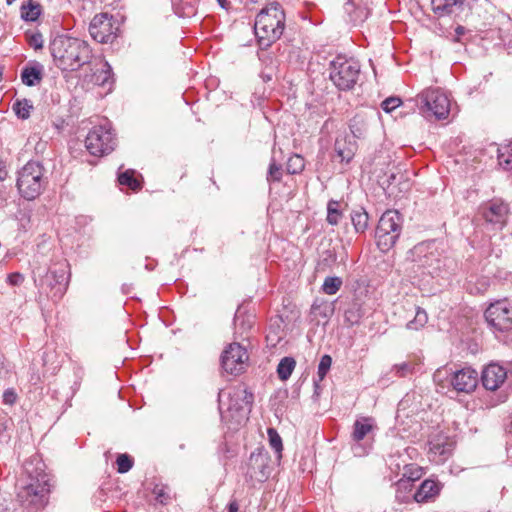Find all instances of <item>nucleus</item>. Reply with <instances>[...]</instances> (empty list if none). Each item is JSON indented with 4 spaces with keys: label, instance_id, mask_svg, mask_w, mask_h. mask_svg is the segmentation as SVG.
<instances>
[{
    "label": "nucleus",
    "instance_id": "f257e3e1",
    "mask_svg": "<svg viewBox=\"0 0 512 512\" xmlns=\"http://www.w3.org/2000/svg\"><path fill=\"white\" fill-rule=\"evenodd\" d=\"M44 468L45 464L37 456L24 463L30 481L19 489L17 500L22 507L31 511L41 510L48 504L51 485Z\"/></svg>",
    "mask_w": 512,
    "mask_h": 512
},
{
    "label": "nucleus",
    "instance_id": "f03ea898",
    "mask_svg": "<svg viewBox=\"0 0 512 512\" xmlns=\"http://www.w3.org/2000/svg\"><path fill=\"white\" fill-rule=\"evenodd\" d=\"M51 54L62 70L75 71L90 62L89 45L78 38L57 36L50 44Z\"/></svg>",
    "mask_w": 512,
    "mask_h": 512
},
{
    "label": "nucleus",
    "instance_id": "7ed1b4c3",
    "mask_svg": "<svg viewBox=\"0 0 512 512\" xmlns=\"http://www.w3.org/2000/svg\"><path fill=\"white\" fill-rule=\"evenodd\" d=\"M285 28V13L279 3L273 2L262 9L256 16L254 30L258 42L263 47H269L283 34Z\"/></svg>",
    "mask_w": 512,
    "mask_h": 512
},
{
    "label": "nucleus",
    "instance_id": "20e7f679",
    "mask_svg": "<svg viewBox=\"0 0 512 512\" xmlns=\"http://www.w3.org/2000/svg\"><path fill=\"white\" fill-rule=\"evenodd\" d=\"M410 255L413 271L422 275L440 276L446 266V259L434 242L417 244L411 249Z\"/></svg>",
    "mask_w": 512,
    "mask_h": 512
},
{
    "label": "nucleus",
    "instance_id": "39448f33",
    "mask_svg": "<svg viewBox=\"0 0 512 512\" xmlns=\"http://www.w3.org/2000/svg\"><path fill=\"white\" fill-rule=\"evenodd\" d=\"M403 227V217L397 210L385 211L379 219L375 238L382 252L389 251L397 242Z\"/></svg>",
    "mask_w": 512,
    "mask_h": 512
},
{
    "label": "nucleus",
    "instance_id": "423d86ee",
    "mask_svg": "<svg viewBox=\"0 0 512 512\" xmlns=\"http://www.w3.org/2000/svg\"><path fill=\"white\" fill-rule=\"evenodd\" d=\"M329 76L338 89L350 90L360 76V64L353 58L338 55L330 62Z\"/></svg>",
    "mask_w": 512,
    "mask_h": 512
},
{
    "label": "nucleus",
    "instance_id": "0eeeda50",
    "mask_svg": "<svg viewBox=\"0 0 512 512\" xmlns=\"http://www.w3.org/2000/svg\"><path fill=\"white\" fill-rule=\"evenodd\" d=\"M420 113L427 119H446L450 112V100L439 88H429L417 96Z\"/></svg>",
    "mask_w": 512,
    "mask_h": 512
},
{
    "label": "nucleus",
    "instance_id": "6e6552de",
    "mask_svg": "<svg viewBox=\"0 0 512 512\" xmlns=\"http://www.w3.org/2000/svg\"><path fill=\"white\" fill-rule=\"evenodd\" d=\"M89 153L96 157H103L111 153L116 147V138L111 123L104 120L95 125L88 133L85 140Z\"/></svg>",
    "mask_w": 512,
    "mask_h": 512
},
{
    "label": "nucleus",
    "instance_id": "1a4fd4ad",
    "mask_svg": "<svg viewBox=\"0 0 512 512\" xmlns=\"http://www.w3.org/2000/svg\"><path fill=\"white\" fill-rule=\"evenodd\" d=\"M43 167L41 162H26L18 174L17 187L27 200L37 198L42 190Z\"/></svg>",
    "mask_w": 512,
    "mask_h": 512
},
{
    "label": "nucleus",
    "instance_id": "9d476101",
    "mask_svg": "<svg viewBox=\"0 0 512 512\" xmlns=\"http://www.w3.org/2000/svg\"><path fill=\"white\" fill-rule=\"evenodd\" d=\"M488 325L498 332L512 330V301L501 299L491 303L484 313Z\"/></svg>",
    "mask_w": 512,
    "mask_h": 512
},
{
    "label": "nucleus",
    "instance_id": "9b49d317",
    "mask_svg": "<svg viewBox=\"0 0 512 512\" xmlns=\"http://www.w3.org/2000/svg\"><path fill=\"white\" fill-rule=\"evenodd\" d=\"M376 430L377 424L373 417L360 416L355 420L351 433V440L354 442L352 451L355 456L361 457L367 454V449L360 442L372 438Z\"/></svg>",
    "mask_w": 512,
    "mask_h": 512
},
{
    "label": "nucleus",
    "instance_id": "f8f14e48",
    "mask_svg": "<svg viewBox=\"0 0 512 512\" xmlns=\"http://www.w3.org/2000/svg\"><path fill=\"white\" fill-rule=\"evenodd\" d=\"M247 360V351L239 343H231L221 355L222 368L229 374L237 375L241 373Z\"/></svg>",
    "mask_w": 512,
    "mask_h": 512
},
{
    "label": "nucleus",
    "instance_id": "ddd939ff",
    "mask_svg": "<svg viewBox=\"0 0 512 512\" xmlns=\"http://www.w3.org/2000/svg\"><path fill=\"white\" fill-rule=\"evenodd\" d=\"M253 401V394L248 392L246 388L234 387L228 393V406L227 411L237 417V422H240L247 417L250 411V406Z\"/></svg>",
    "mask_w": 512,
    "mask_h": 512
},
{
    "label": "nucleus",
    "instance_id": "4468645a",
    "mask_svg": "<svg viewBox=\"0 0 512 512\" xmlns=\"http://www.w3.org/2000/svg\"><path fill=\"white\" fill-rule=\"evenodd\" d=\"M271 472V460L267 452L258 449L250 454L246 474L251 480L264 482L269 478Z\"/></svg>",
    "mask_w": 512,
    "mask_h": 512
},
{
    "label": "nucleus",
    "instance_id": "2eb2a0df",
    "mask_svg": "<svg viewBox=\"0 0 512 512\" xmlns=\"http://www.w3.org/2000/svg\"><path fill=\"white\" fill-rule=\"evenodd\" d=\"M117 27L112 17L107 13H100L93 17L89 25L92 38L99 43H111L116 36Z\"/></svg>",
    "mask_w": 512,
    "mask_h": 512
},
{
    "label": "nucleus",
    "instance_id": "dca6fc26",
    "mask_svg": "<svg viewBox=\"0 0 512 512\" xmlns=\"http://www.w3.org/2000/svg\"><path fill=\"white\" fill-rule=\"evenodd\" d=\"M480 213L487 223L503 229L507 223L509 207L500 199H493L480 207Z\"/></svg>",
    "mask_w": 512,
    "mask_h": 512
},
{
    "label": "nucleus",
    "instance_id": "f3484780",
    "mask_svg": "<svg viewBox=\"0 0 512 512\" xmlns=\"http://www.w3.org/2000/svg\"><path fill=\"white\" fill-rule=\"evenodd\" d=\"M454 442L449 437L439 434L429 441V459L436 463H444L452 454Z\"/></svg>",
    "mask_w": 512,
    "mask_h": 512
},
{
    "label": "nucleus",
    "instance_id": "a211bd4d",
    "mask_svg": "<svg viewBox=\"0 0 512 512\" xmlns=\"http://www.w3.org/2000/svg\"><path fill=\"white\" fill-rule=\"evenodd\" d=\"M68 276L65 270H51L39 279V286L42 289L50 288L53 297L61 298L67 290Z\"/></svg>",
    "mask_w": 512,
    "mask_h": 512
},
{
    "label": "nucleus",
    "instance_id": "6ab92c4d",
    "mask_svg": "<svg viewBox=\"0 0 512 512\" xmlns=\"http://www.w3.org/2000/svg\"><path fill=\"white\" fill-rule=\"evenodd\" d=\"M477 383L478 373L470 367L455 371L451 378V385L457 392L470 393L477 387Z\"/></svg>",
    "mask_w": 512,
    "mask_h": 512
},
{
    "label": "nucleus",
    "instance_id": "aec40b11",
    "mask_svg": "<svg viewBox=\"0 0 512 512\" xmlns=\"http://www.w3.org/2000/svg\"><path fill=\"white\" fill-rule=\"evenodd\" d=\"M507 369L498 364H489L482 372V384L487 390L498 389L507 377Z\"/></svg>",
    "mask_w": 512,
    "mask_h": 512
},
{
    "label": "nucleus",
    "instance_id": "412c9836",
    "mask_svg": "<svg viewBox=\"0 0 512 512\" xmlns=\"http://www.w3.org/2000/svg\"><path fill=\"white\" fill-rule=\"evenodd\" d=\"M471 0H431V9L438 17L454 13L462 6H469Z\"/></svg>",
    "mask_w": 512,
    "mask_h": 512
},
{
    "label": "nucleus",
    "instance_id": "4be33fe9",
    "mask_svg": "<svg viewBox=\"0 0 512 512\" xmlns=\"http://www.w3.org/2000/svg\"><path fill=\"white\" fill-rule=\"evenodd\" d=\"M440 492V484L434 480L427 479L421 483L414 494V500L418 503L428 502L435 498Z\"/></svg>",
    "mask_w": 512,
    "mask_h": 512
},
{
    "label": "nucleus",
    "instance_id": "5701e85b",
    "mask_svg": "<svg viewBox=\"0 0 512 512\" xmlns=\"http://www.w3.org/2000/svg\"><path fill=\"white\" fill-rule=\"evenodd\" d=\"M334 313V305L327 300L316 299L311 306L310 314L313 320H325L327 322Z\"/></svg>",
    "mask_w": 512,
    "mask_h": 512
},
{
    "label": "nucleus",
    "instance_id": "b1692460",
    "mask_svg": "<svg viewBox=\"0 0 512 512\" xmlns=\"http://www.w3.org/2000/svg\"><path fill=\"white\" fill-rule=\"evenodd\" d=\"M356 149V142L348 139L347 136L338 137L335 141V152L341 160H352Z\"/></svg>",
    "mask_w": 512,
    "mask_h": 512
},
{
    "label": "nucleus",
    "instance_id": "393cba45",
    "mask_svg": "<svg viewBox=\"0 0 512 512\" xmlns=\"http://www.w3.org/2000/svg\"><path fill=\"white\" fill-rule=\"evenodd\" d=\"M198 0H172V7L179 17H192L197 12Z\"/></svg>",
    "mask_w": 512,
    "mask_h": 512
},
{
    "label": "nucleus",
    "instance_id": "a878e982",
    "mask_svg": "<svg viewBox=\"0 0 512 512\" xmlns=\"http://www.w3.org/2000/svg\"><path fill=\"white\" fill-rule=\"evenodd\" d=\"M111 66L108 62H100L99 67L96 68L94 73L91 75V82L98 86H106L110 83L111 79Z\"/></svg>",
    "mask_w": 512,
    "mask_h": 512
},
{
    "label": "nucleus",
    "instance_id": "bb28decb",
    "mask_svg": "<svg viewBox=\"0 0 512 512\" xmlns=\"http://www.w3.org/2000/svg\"><path fill=\"white\" fill-rule=\"evenodd\" d=\"M349 128L353 138L361 139L368 134L369 124L365 117L356 115L351 119Z\"/></svg>",
    "mask_w": 512,
    "mask_h": 512
},
{
    "label": "nucleus",
    "instance_id": "cd10ccee",
    "mask_svg": "<svg viewBox=\"0 0 512 512\" xmlns=\"http://www.w3.org/2000/svg\"><path fill=\"white\" fill-rule=\"evenodd\" d=\"M118 182L122 186H127L133 191L141 188V181L135 170H126L119 174Z\"/></svg>",
    "mask_w": 512,
    "mask_h": 512
},
{
    "label": "nucleus",
    "instance_id": "c85d7f7f",
    "mask_svg": "<svg viewBox=\"0 0 512 512\" xmlns=\"http://www.w3.org/2000/svg\"><path fill=\"white\" fill-rule=\"evenodd\" d=\"M351 221L357 233H364L368 228V213L363 208L354 210L351 213Z\"/></svg>",
    "mask_w": 512,
    "mask_h": 512
},
{
    "label": "nucleus",
    "instance_id": "c756f323",
    "mask_svg": "<svg viewBox=\"0 0 512 512\" xmlns=\"http://www.w3.org/2000/svg\"><path fill=\"white\" fill-rule=\"evenodd\" d=\"M40 12V5L33 0H28L21 5V18L25 21H35Z\"/></svg>",
    "mask_w": 512,
    "mask_h": 512
},
{
    "label": "nucleus",
    "instance_id": "7c9ffc66",
    "mask_svg": "<svg viewBox=\"0 0 512 512\" xmlns=\"http://www.w3.org/2000/svg\"><path fill=\"white\" fill-rule=\"evenodd\" d=\"M42 79V71L39 67H25L21 72V80L27 86H35Z\"/></svg>",
    "mask_w": 512,
    "mask_h": 512
},
{
    "label": "nucleus",
    "instance_id": "2f4dec72",
    "mask_svg": "<svg viewBox=\"0 0 512 512\" xmlns=\"http://www.w3.org/2000/svg\"><path fill=\"white\" fill-rule=\"evenodd\" d=\"M296 366V361L292 357H284L280 360L277 367V374L279 379L282 381H286L291 376L294 368Z\"/></svg>",
    "mask_w": 512,
    "mask_h": 512
},
{
    "label": "nucleus",
    "instance_id": "473e14b6",
    "mask_svg": "<svg viewBox=\"0 0 512 512\" xmlns=\"http://www.w3.org/2000/svg\"><path fill=\"white\" fill-rule=\"evenodd\" d=\"M428 321V315L426 311L420 307H415V315L413 320L406 324V328L409 330H419L425 326Z\"/></svg>",
    "mask_w": 512,
    "mask_h": 512
},
{
    "label": "nucleus",
    "instance_id": "72a5a7b5",
    "mask_svg": "<svg viewBox=\"0 0 512 512\" xmlns=\"http://www.w3.org/2000/svg\"><path fill=\"white\" fill-rule=\"evenodd\" d=\"M420 363L415 361H406L393 366V371L398 377H406L418 371Z\"/></svg>",
    "mask_w": 512,
    "mask_h": 512
},
{
    "label": "nucleus",
    "instance_id": "f704fd0d",
    "mask_svg": "<svg viewBox=\"0 0 512 512\" xmlns=\"http://www.w3.org/2000/svg\"><path fill=\"white\" fill-rule=\"evenodd\" d=\"M32 108L31 102L27 99L17 100L13 105L16 115L21 119L29 118Z\"/></svg>",
    "mask_w": 512,
    "mask_h": 512
},
{
    "label": "nucleus",
    "instance_id": "c9c22d12",
    "mask_svg": "<svg viewBox=\"0 0 512 512\" xmlns=\"http://www.w3.org/2000/svg\"><path fill=\"white\" fill-rule=\"evenodd\" d=\"M501 151H503V149H501L500 145L490 143L480 151L478 157H487L490 159L496 158L497 160H501V156H505ZM475 158H477V156Z\"/></svg>",
    "mask_w": 512,
    "mask_h": 512
},
{
    "label": "nucleus",
    "instance_id": "e433bc0d",
    "mask_svg": "<svg viewBox=\"0 0 512 512\" xmlns=\"http://www.w3.org/2000/svg\"><path fill=\"white\" fill-rule=\"evenodd\" d=\"M339 203L331 200L327 205V222L331 225H337L341 218V212L338 209Z\"/></svg>",
    "mask_w": 512,
    "mask_h": 512
},
{
    "label": "nucleus",
    "instance_id": "4c0bfd02",
    "mask_svg": "<svg viewBox=\"0 0 512 512\" xmlns=\"http://www.w3.org/2000/svg\"><path fill=\"white\" fill-rule=\"evenodd\" d=\"M342 280L339 277H327L322 285V290L328 295H334L340 289Z\"/></svg>",
    "mask_w": 512,
    "mask_h": 512
},
{
    "label": "nucleus",
    "instance_id": "58836bf2",
    "mask_svg": "<svg viewBox=\"0 0 512 512\" xmlns=\"http://www.w3.org/2000/svg\"><path fill=\"white\" fill-rule=\"evenodd\" d=\"M268 437L271 448L278 454V458H281V452L283 450L282 439L274 428H268Z\"/></svg>",
    "mask_w": 512,
    "mask_h": 512
},
{
    "label": "nucleus",
    "instance_id": "ea45409f",
    "mask_svg": "<svg viewBox=\"0 0 512 512\" xmlns=\"http://www.w3.org/2000/svg\"><path fill=\"white\" fill-rule=\"evenodd\" d=\"M284 162H271L268 169V181H280L284 172Z\"/></svg>",
    "mask_w": 512,
    "mask_h": 512
},
{
    "label": "nucleus",
    "instance_id": "a19ab883",
    "mask_svg": "<svg viewBox=\"0 0 512 512\" xmlns=\"http://www.w3.org/2000/svg\"><path fill=\"white\" fill-rule=\"evenodd\" d=\"M116 463L117 471L121 474L127 473L133 467V459L127 454H120Z\"/></svg>",
    "mask_w": 512,
    "mask_h": 512
},
{
    "label": "nucleus",
    "instance_id": "79ce46f5",
    "mask_svg": "<svg viewBox=\"0 0 512 512\" xmlns=\"http://www.w3.org/2000/svg\"><path fill=\"white\" fill-rule=\"evenodd\" d=\"M331 364H332L331 356L325 354L321 357L319 365H318V371H317V375H318V378L320 381H322L325 378L326 374L330 370Z\"/></svg>",
    "mask_w": 512,
    "mask_h": 512
},
{
    "label": "nucleus",
    "instance_id": "37998d69",
    "mask_svg": "<svg viewBox=\"0 0 512 512\" xmlns=\"http://www.w3.org/2000/svg\"><path fill=\"white\" fill-rule=\"evenodd\" d=\"M401 103H402V101H401L400 98H398V97H389V98L385 99L381 103V108L385 112L390 113L393 110H395L397 107H399Z\"/></svg>",
    "mask_w": 512,
    "mask_h": 512
},
{
    "label": "nucleus",
    "instance_id": "c03bdc74",
    "mask_svg": "<svg viewBox=\"0 0 512 512\" xmlns=\"http://www.w3.org/2000/svg\"><path fill=\"white\" fill-rule=\"evenodd\" d=\"M305 168L304 162H287L285 171L288 174H298Z\"/></svg>",
    "mask_w": 512,
    "mask_h": 512
},
{
    "label": "nucleus",
    "instance_id": "a18cd8bd",
    "mask_svg": "<svg viewBox=\"0 0 512 512\" xmlns=\"http://www.w3.org/2000/svg\"><path fill=\"white\" fill-rule=\"evenodd\" d=\"M153 493L155 494L156 500L161 504H165L170 498L169 494L165 491L163 487L156 486L154 488Z\"/></svg>",
    "mask_w": 512,
    "mask_h": 512
},
{
    "label": "nucleus",
    "instance_id": "49530a36",
    "mask_svg": "<svg viewBox=\"0 0 512 512\" xmlns=\"http://www.w3.org/2000/svg\"><path fill=\"white\" fill-rule=\"evenodd\" d=\"M17 394L13 389H7L3 393V402L7 405H13L16 402Z\"/></svg>",
    "mask_w": 512,
    "mask_h": 512
},
{
    "label": "nucleus",
    "instance_id": "de8ad7c7",
    "mask_svg": "<svg viewBox=\"0 0 512 512\" xmlns=\"http://www.w3.org/2000/svg\"><path fill=\"white\" fill-rule=\"evenodd\" d=\"M502 154H505V156H501V160H512V142H509L505 145H500Z\"/></svg>",
    "mask_w": 512,
    "mask_h": 512
},
{
    "label": "nucleus",
    "instance_id": "09e8293b",
    "mask_svg": "<svg viewBox=\"0 0 512 512\" xmlns=\"http://www.w3.org/2000/svg\"><path fill=\"white\" fill-rule=\"evenodd\" d=\"M23 279V276L19 273H13L8 276V282L14 286L20 285Z\"/></svg>",
    "mask_w": 512,
    "mask_h": 512
},
{
    "label": "nucleus",
    "instance_id": "8fccbe9b",
    "mask_svg": "<svg viewBox=\"0 0 512 512\" xmlns=\"http://www.w3.org/2000/svg\"><path fill=\"white\" fill-rule=\"evenodd\" d=\"M7 175H8L7 162H0V181L5 180Z\"/></svg>",
    "mask_w": 512,
    "mask_h": 512
},
{
    "label": "nucleus",
    "instance_id": "3c124183",
    "mask_svg": "<svg viewBox=\"0 0 512 512\" xmlns=\"http://www.w3.org/2000/svg\"><path fill=\"white\" fill-rule=\"evenodd\" d=\"M419 477H420V469H418V468H417V469H415V471H414V472H411V473H410V475L408 476V478H409L410 480H416V479H418Z\"/></svg>",
    "mask_w": 512,
    "mask_h": 512
},
{
    "label": "nucleus",
    "instance_id": "603ef678",
    "mask_svg": "<svg viewBox=\"0 0 512 512\" xmlns=\"http://www.w3.org/2000/svg\"><path fill=\"white\" fill-rule=\"evenodd\" d=\"M234 323H235L236 327H238L240 324L243 325L244 324L243 317L241 315L236 314V316L234 318Z\"/></svg>",
    "mask_w": 512,
    "mask_h": 512
},
{
    "label": "nucleus",
    "instance_id": "864d4df0",
    "mask_svg": "<svg viewBox=\"0 0 512 512\" xmlns=\"http://www.w3.org/2000/svg\"><path fill=\"white\" fill-rule=\"evenodd\" d=\"M228 512H238V505L237 503L233 502L230 503L228 506Z\"/></svg>",
    "mask_w": 512,
    "mask_h": 512
},
{
    "label": "nucleus",
    "instance_id": "5fc2aeb1",
    "mask_svg": "<svg viewBox=\"0 0 512 512\" xmlns=\"http://www.w3.org/2000/svg\"><path fill=\"white\" fill-rule=\"evenodd\" d=\"M7 374L6 367L3 362H0V377H4Z\"/></svg>",
    "mask_w": 512,
    "mask_h": 512
},
{
    "label": "nucleus",
    "instance_id": "6e6d98bb",
    "mask_svg": "<svg viewBox=\"0 0 512 512\" xmlns=\"http://www.w3.org/2000/svg\"><path fill=\"white\" fill-rule=\"evenodd\" d=\"M217 2L222 8H226L227 0H217Z\"/></svg>",
    "mask_w": 512,
    "mask_h": 512
},
{
    "label": "nucleus",
    "instance_id": "4d7b16f0",
    "mask_svg": "<svg viewBox=\"0 0 512 512\" xmlns=\"http://www.w3.org/2000/svg\"><path fill=\"white\" fill-rule=\"evenodd\" d=\"M395 179H396V175H395L394 173H391V175L389 176L388 181H389V182H392V181H394Z\"/></svg>",
    "mask_w": 512,
    "mask_h": 512
},
{
    "label": "nucleus",
    "instance_id": "13d9d810",
    "mask_svg": "<svg viewBox=\"0 0 512 512\" xmlns=\"http://www.w3.org/2000/svg\"><path fill=\"white\" fill-rule=\"evenodd\" d=\"M507 372L510 373V375L512 377V362L510 363V366H509Z\"/></svg>",
    "mask_w": 512,
    "mask_h": 512
},
{
    "label": "nucleus",
    "instance_id": "bf43d9fd",
    "mask_svg": "<svg viewBox=\"0 0 512 512\" xmlns=\"http://www.w3.org/2000/svg\"><path fill=\"white\" fill-rule=\"evenodd\" d=\"M501 31H502V30L500 29V30H499V32H500L499 38H500L503 42H505V40H506V39H505V37L501 34Z\"/></svg>",
    "mask_w": 512,
    "mask_h": 512
},
{
    "label": "nucleus",
    "instance_id": "052dcab7",
    "mask_svg": "<svg viewBox=\"0 0 512 512\" xmlns=\"http://www.w3.org/2000/svg\"><path fill=\"white\" fill-rule=\"evenodd\" d=\"M15 1H16V0H6V3H7L8 5H11V4H12V3H14Z\"/></svg>",
    "mask_w": 512,
    "mask_h": 512
},
{
    "label": "nucleus",
    "instance_id": "680f3d73",
    "mask_svg": "<svg viewBox=\"0 0 512 512\" xmlns=\"http://www.w3.org/2000/svg\"><path fill=\"white\" fill-rule=\"evenodd\" d=\"M223 397L222 393H219V401L221 402V398Z\"/></svg>",
    "mask_w": 512,
    "mask_h": 512
},
{
    "label": "nucleus",
    "instance_id": "e2e57ef3",
    "mask_svg": "<svg viewBox=\"0 0 512 512\" xmlns=\"http://www.w3.org/2000/svg\"><path fill=\"white\" fill-rule=\"evenodd\" d=\"M507 24H508L509 26H512V23L510 22V19H508V20H507Z\"/></svg>",
    "mask_w": 512,
    "mask_h": 512
},
{
    "label": "nucleus",
    "instance_id": "0e129e2a",
    "mask_svg": "<svg viewBox=\"0 0 512 512\" xmlns=\"http://www.w3.org/2000/svg\"><path fill=\"white\" fill-rule=\"evenodd\" d=\"M511 163H512V162H510V161L505 162V164H506L507 166H509Z\"/></svg>",
    "mask_w": 512,
    "mask_h": 512
},
{
    "label": "nucleus",
    "instance_id": "69168bd1",
    "mask_svg": "<svg viewBox=\"0 0 512 512\" xmlns=\"http://www.w3.org/2000/svg\"><path fill=\"white\" fill-rule=\"evenodd\" d=\"M510 433L512 434V422H511V426H510Z\"/></svg>",
    "mask_w": 512,
    "mask_h": 512
}]
</instances>
